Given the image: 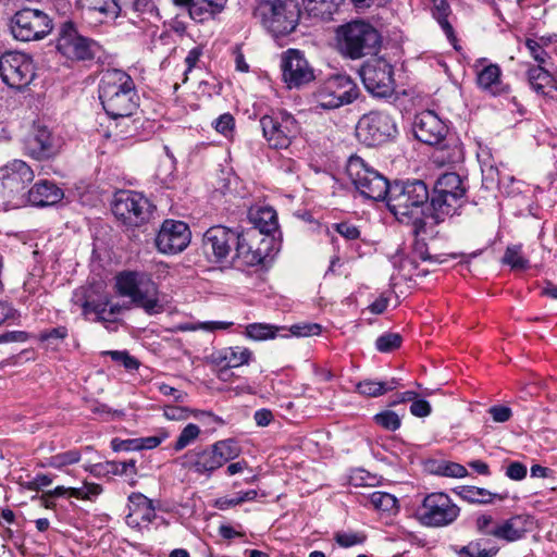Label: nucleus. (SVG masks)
<instances>
[{
    "label": "nucleus",
    "mask_w": 557,
    "mask_h": 557,
    "mask_svg": "<svg viewBox=\"0 0 557 557\" xmlns=\"http://www.w3.org/2000/svg\"><path fill=\"white\" fill-rule=\"evenodd\" d=\"M430 198L426 184L420 180L396 181L386 195V206L400 223H411L416 237L432 235L429 232V213L423 208Z\"/></svg>",
    "instance_id": "f257e3e1"
},
{
    "label": "nucleus",
    "mask_w": 557,
    "mask_h": 557,
    "mask_svg": "<svg viewBox=\"0 0 557 557\" xmlns=\"http://www.w3.org/2000/svg\"><path fill=\"white\" fill-rule=\"evenodd\" d=\"M252 14L270 35L280 38L295 32L301 11L297 0H258Z\"/></svg>",
    "instance_id": "f03ea898"
},
{
    "label": "nucleus",
    "mask_w": 557,
    "mask_h": 557,
    "mask_svg": "<svg viewBox=\"0 0 557 557\" xmlns=\"http://www.w3.org/2000/svg\"><path fill=\"white\" fill-rule=\"evenodd\" d=\"M341 53L351 60L375 54L381 46L377 29L364 21H351L337 29Z\"/></svg>",
    "instance_id": "7ed1b4c3"
},
{
    "label": "nucleus",
    "mask_w": 557,
    "mask_h": 557,
    "mask_svg": "<svg viewBox=\"0 0 557 557\" xmlns=\"http://www.w3.org/2000/svg\"><path fill=\"white\" fill-rule=\"evenodd\" d=\"M239 455L236 442L228 438L218 441L205 448H195L181 456L176 462L182 468L200 475H211L213 471Z\"/></svg>",
    "instance_id": "20e7f679"
},
{
    "label": "nucleus",
    "mask_w": 557,
    "mask_h": 557,
    "mask_svg": "<svg viewBox=\"0 0 557 557\" xmlns=\"http://www.w3.org/2000/svg\"><path fill=\"white\" fill-rule=\"evenodd\" d=\"M116 286L121 295L129 297L136 307L153 315L164 311L158 285L146 274L123 272L117 275Z\"/></svg>",
    "instance_id": "39448f33"
},
{
    "label": "nucleus",
    "mask_w": 557,
    "mask_h": 557,
    "mask_svg": "<svg viewBox=\"0 0 557 557\" xmlns=\"http://www.w3.org/2000/svg\"><path fill=\"white\" fill-rule=\"evenodd\" d=\"M346 173L355 188L364 198L385 200L392 184L377 170L359 156H351L346 164Z\"/></svg>",
    "instance_id": "423d86ee"
},
{
    "label": "nucleus",
    "mask_w": 557,
    "mask_h": 557,
    "mask_svg": "<svg viewBox=\"0 0 557 557\" xmlns=\"http://www.w3.org/2000/svg\"><path fill=\"white\" fill-rule=\"evenodd\" d=\"M153 206L143 194L121 189L114 193L111 200V211L122 225L134 228L147 223Z\"/></svg>",
    "instance_id": "0eeeda50"
},
{
    "label": "nucleus",
    "mask_w": 557,
    "mask_h": 557,
    "mask_svg": "<svg viewBox=\"0 0 557 557\" xmlns=\"http://www.w3.org/2000/svg\"><path fill=\"white\" fill-rule=\"evenodd\" d=\"M358 95L355 82L348 75L337 74L323 81L312 94V98L317 108L333 110L354 102Z\"/></svg>",
    "instance_id": "6e6552de"
},
{
    "label": "nucleus",
    "mask_w": 557,
    "mask_h": 557,
    "mask_svg": "<svg viewBox=\"0 0 557 557\" xmlns=\"http://www.w3.org/2000/svg\"><path fill=\"white\" fill-rule=\"evenodd\" d=\"M528 518L516 515L508 519L496 520L491 513H480L474 519V530L483 536H492L507 543L516 542L528 531Z\"/></svg>",
    "instance_id": "1a4fd4ad"
},
{
    "label": "nucleus",
    "mask_w": 557,
    "mask_h": 557,
    "mask_svg": "<svg viewBox=\"0 0 557 557\" xmlns=\"http://www.w3.org/2000/svg\"><path fill=\"white\" fill-rule=\"evenodd\" d=\"M398 133L395 120L388 113L371 111L357 123L356 136L368 147L379 146L394 138Z\"/></svg>",
    "instance_id": "9d476101"
},
{
    "label": "nucleus",
    "mask_w": 557,
    "mask_h": 557,
    "mask_svg": "<svg viewBox=\"0 0 557 557\" xmlns=\"http://www.w3.org/2000/svg\"><path fill=\"white\" fill-rule=\"evenodd\" d=\"M52 20L44 11L24 8L11 18L13 37L21 41L40 40L51 33Z\"/></svg>",
    "instance_id": "9b49d317"
},
{
    "label": "nucleus",
    "mask_w": 557,
    "mask_h": 557,
    "mask_svg": "<svg viewBox=\"0 0 557 557\" xmlns=\"http://www.w3.org/2000/svg\"><path fill=\"white\" fill-rule=\"evenodd\" d=\"M460 513V508L445 493L426 495L417 510L420 522L426 527L441 528L451 524Z\"/></svg>",
    "instance_id": "f8f14e48"
},
{
    "label": "nucleus",
    "mask_w": 557,
    "mask_h": 557,
    "mask_svg": "<svg viewBox=\"0 0 557 557\" xmlns=\"http://www.w3.org/2000/svg\"><path fill=\"white\" fill-rule=\"evenodd\" d=\"M35 177L32 168L23 160H12L0 168V182L7 191L5 203L20 206L25 197L27 186Z\"/></svg>",
    "instance_id": "ddd939ff"
},
{
    "label": "nucleus",
    "mask_w": 557,
    "mask_h": 557,
    "mask_svg": "<svg viewBox=\"0 0 557 557\" xmlns=\"http://www.w3.org/2000/svg\"><path fill=\"white\" fill-rule=\"evenodd\" d=\"M366 89L379 98L394 94L395 81L393 66L382 58L368 60L359 70Z\"/></svg>",
    "instance_id": "4468645a"
},
{
    "label": "nucleus",
    "mask_w": 557,
    "mask_h": 557,
    "mask_svg": "<svg viewBox=\"0 0 557 557\" xmlns=\"http://www.w3.org/2000/svg\"><path fill=\"white\" fill-rule=\"evenodd\" d=\"M260 126L264 139L275 149L287 148L299 133L297 120L286 111L263 115L260 119Z\"/></svg>",
    "instance_id": "2eb2a0df"
},
{
    "label": "nucleus",
    "mask_w": 557,
    "mask_h": 557,
    "mask_svg": "<svg viewBox=\"0 0 557 557\" xmlns=\"http://www.w3.org/2000/svg\"><path fill=\"white\" fill-rule=\"evenodd\" d=\"M71 304V310H81L86 320L104 321V283L92 278L87 286L76 288L73 292Z\"/></svg>",
    "instance_id": "dca6fc26"
},
{
    "label": "nucleus",
    "mask_w": 557,
    "mask_h": 557,
    "mask_svg": "<svg viewBox=\"0 0 557 557\" xmlns=\"http://www.w3.org/2000/svg\"><path fill=\"white\" fill-rule=\"evenodd\" d=\"M0 76L10 88L22 90L35 77L33 60L21 52H5L0 57Z\"/></svg>",
    "instance_id": "f3484780"
},
{
    "label": "nucleus",
    "mask_w": 557,
    "mask_h": 557,
    "mask_svg": "<svg viewBox=\"0 0 557 557\" xmlns=\"http://www.w3.org/2000/svg\"><path fill=\"white\" fill-rule=\"evenodd\" d=\"M58 51L70 60H90L94 58L99 45L82 36L73 22L62 24L57 41Z\"/></svg>",
    "instance_id": "a211bd4d"
},
{
    "label": "nucleus",
    "mask_w": 557,
    "mask_h": 557,
    "mask_svg": "<svg viewBox=\"0 0 557 557\" xmlns=\"http://www.w3.org/2000/svg\"><path fill=\"white\" fill-rule=\"evenodd\" d=\"M239 232L223 225H215L206 231L202 237L205 255L215 262H223L234 252Z\"/></svg>",
    "instance_id": "6ab92c4d"
},
{
    "label": "nucleus",
    "mask_w": 557,
    "mask_h": 557,
    "mask_svg": "<svg viewBox=\"0 0 557 557\" xmlns=\"http://www.w3.org/2000/svg\"><path fill=\"white\" fill-rule=\"evenodd\" d=\"M281 69L288 88H299L314 79L312 66L298 49H288L282 53Z\"/></svg>",
    "instance_id": "aec40b11"
},
{
    "label": "nucleus",
    "mask_w": 557,
    "mask_h": 557,
    "mask_svg": "<svg viewBox=\"0 0 557 557\" xmlns=\"http://www.w3.org/2000/svg\"><path fill=\"white\" fill-rule=\"evenodd\" d=\"M62 146V138L44 125H34L32 134L25 140L26 153L38 161L54 158Z\"/></svg>",
    "instance_id": "412c9836"
},
{
    "label": "nucleus",
    "mask_w": 557,
    "mask_h": 557,
    "mask_svg": "<svg viewBox=\"0 0 557 557\" xmlns=\"http://www.w3.org/2000/svg\"><path fill=\"white\" fill-rule=\"evenodd\" d=\"M189 226L183 221L165 220L156 237V246L162 253L183 251L190 243Z\"/></svg>",
    "instance_id": "4be33fe9"
},
{
    "label": "nucleus",
    "mask_w": 557,
    "mask_h": 557,
    "mask_svg": "<svg viewBox=\"0 0 557 557\" xmlns=\"http://www.w3.org/2000/svg\"><path fill=\"white\" fill-rule=\"evenodd\" d=\"M412 131L419 141L435 146L445 139L448 128L434 111L425 110L416 115Z\"/></svg>",
    "instance_id": "5701e85b"
},
{
    "label": "nucleus",
    "mask_w": 557,
    "mask_h": 557,
    "mask_svg": "<svg viewBox=\"0 0 557 557\" xmlns=\"http://www.w3.org/2000/svg\"><path fill=\"white\" fill-rule=\"evenodd\" d=\"M228 0H173L176 7L185 8L196 23L215 20L225 9Z\"/></svg>",
    "instance_id": "b1692460"
},
{
    "label": "nucleus",
    "mask_w": 557,
    "mask_h": 557,
    "mask_svg": "<svg viewBox=\"0 0 557 557\" xmlns=\"http://www.w3.org/2000/svg\"><path fill=\"white\" fill-rule=\"evenodd\" d=\"M463 203L465 196L432 194L429 208L431 211L429 213V232H432L433 226L443 222L445 218L458 214Z\"/></svg>",
    "instance_id": "393cba45"
},
{
    "label": "nucleus",
    "mask_w": 557,
    "mask_h": 557,
    "mask_svg": "<svg viewBox=\"0 0 557 557\" xmlns=\"http://www.w3.org/2000/svg\"><path fill=\"white\" fill-rule=\"evenodd\" d=\"M253 235L251 232L240 233L234 248L232 260L237 267H255L261 264L267 258L262 248L253 246Z\"/></svg>",
    "instance_id": "a878e982"
},
{
    "label": "nucleus",
    "mask_w": 557,
    "mask_h": 557,
    "mask_svg": "<svg viewBox=\"0 0 557 557\" xmlns=\"http://www.w3.org/2000/svg\"><path fill=\"white\" fill-rule=\"evenodd\" d=\"M252 356V351L247 347H225L213 351L210 361L219 368L232 369L248 364Z\"/></svg>",
    "instance_id": "bb28decb"
},
{
    "label": "nucleus",
    "mask_w": 557,
    "mask_h": 557,
    "mask_svg": "<svg viewBox=\"0 0 557 557\" xmlns=\"http://www.w3.org/2000/svg\"><path fill=\"white\" fill-rule=\"evenodd\" d=\"M107 115L112 119L129 116L137 107V91L132 90H114L107 95Z\"/></svg>",
    "instance_id": "cd10ccee"
},
{
    "label": "nucleus",
    "mask_w": 557,
    "mask_h": 557,
    "mask_svg": "<svg viewBox=\"0 0 557 557\" xmlns=\"http://www.w3.org/2000/svg\"><path fill=\"white\" fill-rule=\"evenodd\" d=\"M63 196V190L47 180L37 182L27 193L28 201L36 207L53 206L61 201Z\"/></svg>",
    "instance_id": "c85d7f7f"
},
{
    "label": "nucleus",
    "mask_w": 557,
    "mask_h": 557,
    "mask_svg": "<svg viewBox=\"0 0 557 557\" xmlns=\"http://www.w3.org/2000/svg\"><path fill=\"white\" fill-rule=\"evenodd\" d=\"M479 88L492 96L509 92V86L502 81V70L498 64H488L476 73Z\"/></svg>",
    "instance_id": "c756f323"
},
{
    "label": "nucleus",
    "mask_w": 557,
    "mask_h": 557,
    "mask_svg": "<svg viewBox=\"0 0 557 557\" xmlns=\"http://www.w3.org/2000/svg\"><path fill=\"white\" fill-rule=\"evenodd\" d=\"M249 219L260 234L270 235L278 228L276 211L271 207H260L249 211Z\"/></svg>",
    "instance_id": "7c9ffc66"
},
{
    "label": "nucleus",
    "mask_w": 557,
    "mask_h": 557,
    "mask_svg": "<svg viewBox=\"0 0 557 557\" xmlns=\"http://www.w3.org/2000/svg\"><path fill=\"white\" fill-rule=\"evenodd\" d=\"M456 493L461 499L470 504L481 505L492 504L494 499L504 500L508 497V493H492L485 488L470 485L460 486Z\"/></svg>",
    "instance_id": "2f4dec72"
},
{
    "label": "nucleus",
    "mask_w": 557,
    "mask_h": 557,
    "mask_svg": "<svg viewBox=\"0 0 557 557\" xmlns=\"http://www.w3.org/2000/svg\"><path fill=\"white\" fill-rule=\"evenodd\" d=\"M433 194H440L443 196H447L448 194L465 196L466 187L461 177L457 173L448 172L437 178Z\"/></svg>",
    "instance_id": "473e14b6"
},
{
    "label": "nucleus",
    "mask_w": 557,
    "mask_h": 557,
    "mask_svg": "<svg viewBox=\"0 0 557 557\" xmlns=\"http://www.w3.org/2000/svg\"><path fill=\"white\" fill-rule=\"evenodd\" d=\"M343 0H302L307 14L322 21L330 20Z\"/></svg>",
    "instance_id": "72a5a7b5"
},
{
    "label": "nucleus",
    "mask_w": 557,
    "mask_h": 557,
    "mask_svg": "<svg viewBox=\"0 0 557 557\" xmlns=\"http://www.w3.org/2000/svg\"><path fill=\"white\" fill-rule=\"evenodd\" d=\"M284 327L275 326L268 323H250L245 327V336L252 341H267L277 336L289 337L288 333L281 334Z\"/></svg>",
    "instance_id": "f704fd0d"
},
{
    "label": "nucleus",
    "mask_w": 557,
    "mask_h": 557,
    "mask_svg": "<svg viewBox=\"0 0 557 557\" xmlns=\"http://www.w3.org/2000/svg\"><path fill=\"white\" fill-rule=\"evenodd\" d=\"M528 81L537 94H545V89H556L553 75L543 65L531 66L528 70Z\"/></svg>",
    "instance_id": "c9c22d12"
},
{
    "label": "nucleus",
    "mask_w": 557,
    "mask_h": 557,
    "mask_svg": "<svg viewBox=\"0 0 557 557\" xmlns=\"http://www.w3.org/2000/svg\"><path fill=\"white\" fill-rule=\"evenodd\" d=\"M399 383L396 379H392L389 381L364 380L359 382L356 388L361 395L377 397L389 391L396 389Z\"/></svg>",
    "instance_id": "e433bc0d"
},
{
    "label": "nucleus",
    "mask_w": 557,
    "mask_h": 557,
    "mask_svg": "<svg viewBox=\"0 0 557 557\" xmlns=\"http://www.w3.org/2000/svg\"><path fill=\"white\" fill-rule=\"evenodd\" d=\"M136 89L133 78L124 71L107 67V95L114 90Z\"/></svg>",
    "instance_id": "4c0bfd02"
},
{
    "label": "nucleus",
    "mask_w": 557,
    "mask_h": 557,
    "mask_svg": "<svg viewBox=\"0 0 557 557\" xmlns=\"http://www.w3.org/2000/svg\"><path fill=\"white\" fill-rule=\"evenodd\" d=\"M498 550L499 547L490 540L476 539L463 546L460 553L466 557H494Z\"/></svg>",
    "instance_id": "58836bf2"
},
{
    "label": "nucleus",
    "mask_w": 557,
    "mask_h": 557,
    "mask_svg": "<svg viewBox=\"0 0 557 557\" xmlns=\"http://www.w3.org/2000/svg\"><path fill=\"white\" fill-rule=\"evenodd\" d=\"M450 7L447 0H433V16L441 25L448 39H454V28L448 21Z\"/></svg>",
    "instance_id": "ea45409f"
},
{
    "label": "nucleus",
    "mask_w": 557,
    "mask_h": 557,
    "mask_svg": "<svg viewBox=\"0 0 557 557\" xmlns=\"http://www.w3.org/2000/svg\"><path fill=\"white\" fill-rule=\"evenodd\" d=\"M369 503L374 509L382 512L395 513L397 511V498L386 492H373L369 496Z\"/></svg>",
    "instance_id": "a19ab883"
},
{
    "label": "nucleus",
    "mask_w": 557,
    "mask_h": 557,
    "mask_svg": "<svg viewBox=\"0 0 557 557\" xmlns=\"http://www.w3.org/2000/svg\"><path fill=\"white\" fill-rule=\"evenodd\" d=\"M502 262L509 265L512 270H527L530 268V262L522 256L521 245L508 246L502 258Z\"/></svg>",
    "instance_id": "79ce46f5"
},
{
    "label": "nucleus",
    "mask_w": 557,
    "mask_h": 557,
    "mask_svg": "<svg viewBox=\"0 0 557 557\" xmlns=\"http://www.w3.org/2000/svg\"><path fill=\"white\" fill-rule=\"evenodd\" d=\"M107 473H112L115 475H125L129 484L134 485V479L137 473L136 461L134 459H131L128 461L121 462H107Z\"/></svg>",
    "instance_id": "37998d69"
},
{
    "label": "nucleus",
    "mask_w": 557,
    "mask_h": 557,
    "mask_svg": "<svg viewBox=\"0 0 557 557\" xmlns=\"http://www.w3.org/2000/svg\"><path fill=\"white\" fill-rule=\"evenodd\" d=\"M431 471L437 475L448 478H463L468 474L467 469L454 461H440L433 465Z\"/></svg>",
    "instance_id": "c03bdc74"
},
{
    "label": "nucleus",
    "mask_w": 557,
    "mask_h": 557,
    "mask_svg": "<svg viewBox=\"0 0 557 557\" xmlns=\"http://www.w3.org/2000/svg\"><path fill=\"white\" fill-rule=\"evenodd\" d=\"M403 337L398 333H384L375 341V347L381 352H391L399 348Z\"/></svg>",
    "instance_id": "a18cd8bd"
},
{
    "label": "nucleus",
    "mask_w": 557,
    "mask_h": 557,
    "mask_svg": "<svg viewBox=\"0 0 557 557\" xmlns=\"http://www.w3.org/2000/svg\"><path fill=\"white\" fill-rule=\"evenodd\" d=\"M200 434V428L197 424L189 423L181 432L174 444V449L180 451L194 443Z\"/></svg>",
    "instance_id": "49530a36"
},
{
    "label": "nucleus",
    "mask_w": 557,
    "mask_h": 557,
    "mask_svg": "<svg viewBox=\"0 0 557 557\" xmlns=\"http://www.w3.org/2000/svg\"><path fill=\"white\" fill-rule=\"evenodd\" d=\"M79 459H81V454L78 450H75V449L67 450V451L51 456L48 459V466L55 468V469H61L65 466L78 462Z\"/></svg>",
    "instance_id": "de8ad7c7"
},
{
    "label": "nucleus",
    "mask_w": 557,
    "mask_h": 557,
    "mask_svg": "<svg viewBox=\"0 0 557 557\" xmlns=\"http://www.w3.org/2000/svg\"><path fill=\"white\" fill-rule=\"evenodd\" d=\"M107 356H110L114 362L123 366L127 371L137 370L140 366V362L127 350H107Z\"/></svg>",
    "instance_id": "09e8293b"
},
{
    "label": "nucleus",
    "mask_w": 557,
    "mask_h": 557,
    "mask_svg": "<svg viewBox=\"0 0 557 557\" xmlns=\"http://www.w3.org/2000/svg\"><path fill=\"white\" fill-rule=\"evenodd\" d=\"M69 336V330L66 326L60 325L53 329L44 330L38 334V339L47 345L55 344L57 342H63Z\"/></svg>",
    "instance_id": "8fccbe9b"
},
{
    "label": "nucleus",
    "mask_w": 557,
    "mask_h": 557,
    "mask_svg": "<svg viewBox=\"0 0 557 557\" xmlns=\"http://www.w3.org/2000/svg\"><path fill=\"white\" fill-rule=\"evenodd\" d=\"M374 421L377 425L387 431H396L400 428V418L392 410H385L374 416Z\"/></svg>",
    "instance_id": "3c124183"
},
{
    "label": "nucleus",
    "mask_w": 557,
    "mask_h": 557,
    "mask_svg": "<svg viewBox=\"0 0 557 557\" xmlns=\"http://www.w3.org/2000/svg\"><path fill=\"white\" fill-rule=\"evenodd\" d=\"M334 540L341 547L347 548L362 544L366 541V535L360 532H337Z\"/></svg>",
    "instance_id": "603ef678"
},
{
    "label": "nucleus",
    "mask_w": 557,
    "mask_h": 557,
    "mask_svg": "<svg viewBox=\"0 0 557 557\" xmlns=\"http://www.w3.org/2000/svg\"><path fill=\"white\" fill-rule=\"evenodd\" d=\"M524 46L528 49L530 55L534 59L535 62H537V65H543L546 63L548 53L540 41L532 38H527Z\"/></svg>",
    "instance_id": "864d4df0"
},
{
    "label": "nucleus",
    "mask_w": 557,
    "mask_h": 557,
    "mask_svg": "<svg viewBox=\"0 0 557 557\" xmlns=\"http://www.w3.org/2000/svg\"><path fill=\"white\" fill-rule=\"evenodd\" d=\"M333 228L346 240L354 242L360 238V230L349 221L334 223Z\"/></svg>",
    "instance_id": "5fc2aeb1"
},
{
    "label": "nucleus",
    "mask_w": 557,
    "mask_h": 557,
    "mask_svg": "<svg viewBox=\"0 0 557 557\" xmlns=\"http://www.w3.org/2000/svg\"><path fill=\"white\" fill-rule=\"evenodd\" d=\"M214 129L222 134L225 137H230L233 135L235 127V120L232 114L224 113L221 114L218 119H215L212 123Z\"/></svg>",
    "instance_id": "6e6d98bb"
},
{
    "label": "nucleus",
    "mask_w": 557,
    "mask_h": 557,
    "mask_svg": "<svg viewBox=\"0 0 557 557\" xmlns=\"http://www.w3.org/2000/svg\"><path fill=\"white\" fill-rule=\"evenodd\" d=\"M102 486L95 483H86L84 487L71 488V496L76 498H88L91 499L94 496L100 495Z\"/></svg>",
    "instance_id": "4d7b16f0"
},
{
    "label": "nucleus",
    "mask_w": 557,
    "mask_h": 557,
    "mask_svg": "<svg viewBox=\"0 0 557 557\" xmlns=\"http://www.w3.org/2000/svg\"><path fill=\"white\" fill-rule=\"evenodd\" d=\"M322 331V326L318 323H305L293 325L289 330L290 335L294 336H312L319 335Z\"/></svg>",
    "instance_id": "13d9d810"
},
{
    "label": "nucleus",
    "mask_w": 557,
    "mask_h": 557,
    "mask_svg": "<svg viewBox=\"0 0 557 557\" xmlns=\"http://www.w3.org/2000/svg\"><path fill=\"white\" fill-rule=\"evenodd\" d=\"M169 434L164 431L160 432L159 435L153 436H147V437H139L137 438L138 443V450L141 449H152L158 447L165 438H168Z\"/></svg>",
    "instance_id": "bf43d9fd"
},
{
    "label": "nucleus",
    "mask_w": 557,
    "mask_h": 557,
    "mask_svg": "<svg viewBox=\"0 0 557 557\" xmlns=\"http://www.w3.org/2000/svg\"><path fill=\"white\" fill-rule=\"evenodd\" d=\"M190 410L178 406H165L163 409V416L168 420H185L189 417Z\"/></svg>",
    "instance_id": "052dcab7"
},
{
    "label": "nucleus",
    "mask_w": 557,
    "mask_h": 557,
    "mask_svg": "<svg viewBox=\"0 0 557 557\" xmlns=\"http://www.w3.org/2000/svg\"><path fill=\"white\" fill-rule=\"evenodd\" d=\"M138 443L137 438L121 440L116 437L111 441V447L114 451H134L138 450Z\"/></svg>",
    "instance_id": "680f3d73"
},
{
    "label": "nucleus",
    "mask_w": 557,
    "mask_h": 557,
    "mask_svg": "<svg viewBox=\"0 0 557 557\" xmlns=\"http://www.w3.org/2000/svg\"><path fill=\"white\" fill-rule=\"evenodd\" d=\"M432 411L431 405L428 400L422 398H416L411 406H410V412L414 417L424 418L428 417Z\"/></svg>",
    "instance_id": "e2e57ef3"
},
{
    "label": "nucleus",
    "mask_w": 557,
    "mask_h": 557,
    "mask_svg": "<svg viewBox=\"0 0 557 557\" xmlns=\"http://www.w3.org/2000/svg\"><path fill=\"white\" fill-rule=\"evenodd\" d=\"M506 475L511 480L520 481L527 475V467L519 461H513L506 468Z\"/></svg>",
    "instance_id": "0e129e2a"
},
{
    "label": "nucleus",
    "mask_w": 557,
    "mask_h": 557,
    "mask_svg": "<svg viewBox=\"0 0 557 557\" xmlns=\"http://www.w3.org/2000/svg\"><path fill=\"white\" fill-rule=\"evenodd\" d=\"M493 420L498 423L507 422L511 416V409L507 406H493L488 409Z\"/></svg>",
    "instance_id": "69168bd1"
},
{
    "label": "nucleus",
    "mask_w": 557,
    "mask_h": 557,
    "mask_svg": "<svg viewBox=\"0 0 557 557\" xmlns=\"http://www.w3.org/2000/svg\"><path fill=\"white\" fill-rule=\"evenodd\" d=\"M52 483V478L48 474H37L32 481L26 483V488L29 491L38 492L42 487L49 486Z\"/></svg>",
    "instance_id": "338daca9"
},
{
    "label": "nucleus",
    "mask_w": 557,
    "mask_h": 557,
    "mask_svg": "<svg viewBox=\"0 0 557 557\" xmlns=\"http://www.w3.org/2000/svg\"><path fill=\"white\" fill-rule=\"evenodd\" d=\"M138 497L143 499V505L137 506V509H140L139 517L141 518L143 521L149 523L156 516L154 510L151 506L150 500L147 497L143 495H138Z\"/></svg>",
    "instance_id": "774afa93"
}]
</instances>
